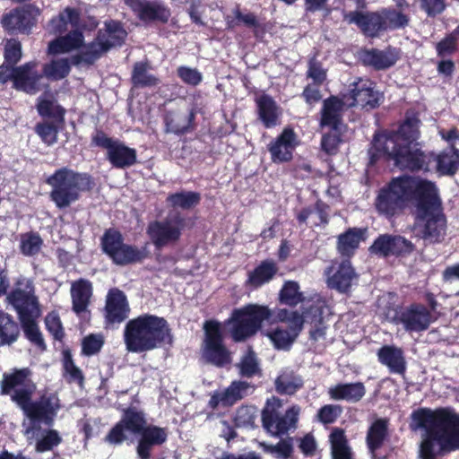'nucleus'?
Returning <instances> with one entry per match:
<instances>
[{"label": "nucleus", "mask_w": 459, "mask_h": 459, "mask_svg": "<svg viewBox=\"0 0 459 459\" xmlns=\"http://www.w3.org/2000/svg\"><path fill=\"white\" fill-rule=\"evenodd\" d=\"M411 425L424 430L420 459H437L459 450V413L451 406L422 407L411 414Z\"/></svg>", "instance_id": "f257e3e1"}, {"label": "nucleus", "mask_w": 459, "mask_h": 459, "mask_svg": "<svg viewBox=\"0 0 459 459\" xmlns=\"http://www.w3.org/2000/svg\"><path fill=\"white\" fill-rule=\"evenodd\" d=\"M123 338L126 351L132 353L147 352L173 343L172 330L168 321L149 313L128 320Z\"/></svg>", "instance_id": "f03ea898"}, {"label": "nucleus", "mask_w": 459, "mask_h": 459, "mask_svg": "<svg viewBox=\"0 0 459 459\" xmlns=\"http://www.w3.org/2000/svg\"><path fill=\"white\" fill-rule=\"evenodd\" d=\"M6 301L22 324L24 337L39 351H45L47 344L38 323L41 313L40 304L32 280L24 276L17 278L6 293Z\"/></svg>", "instance_id": "7ed1b4c3"}, {"label": "nucleus", "mask_w": 459, "mask_h": 459, "mask_svg": "<svg viewBox=\"0 0 459 459\" xmlns=\"http://www.w3.org/2000/svg\"><path fill=\"white\" fill-rule=\"evenodd\" d=\"M127 37V30H99L95 39L86 45L85 49L68 58L53 59L44 64L43 77L50 81H60L71 72V65H92L105 53L113 48L121 47Z\"/></svg>", "instance_id": "20e7f679"}, {"label": "nucleus", "mask_w": 459, "mask_h": 459, "mask_svg": "<svg viewBox=\"0 0 459 459\" xmlns=\"http://www.w3.org/2000/svg\"><path fill=\"white\" fill-rule=\"evenodd\" d=\"M431 183L408 175L393 178L378 190L375 208L378 214L391 219L401 213L411 200L417 204L420 199V189L429 188Z\"/></svg>", "instance_id": "39448f33"}, {"label": "nucleus", "mask_w": 459, "mask_h": 459, "mask_svg": "<svg viewBox=\"0 0 459 459\" xmlns=\"http://www.w3.org/2000/svg\"><path fill=\"white\" fill-rule=\"evenodd\" d=\"M420 199L415 204V224L420 236L430 244L443 242L446 236L447 220L435 184L420 189Z\"/></svg>", "instance_id": "423d86ee"}, {"label": "nucleus", "mask_w": 459, "mask_h": 459, "mask_svg": "<svg viewBox=\"0 0 459 459\" xmlns=\"http://www.w3.org/2000/svg\"><path fill=\"white\" fill-rule=\"evenodd\" d=\"M50 186L49 199L58 210H65L79 201L82 193L91 192L95 181L87 172H79L69 167H61L46 178Z\"/></svg>", "instance_id": "0eeeda50"}, {"label": "nucleus", "mask_w": 459, "mask_h": 459, "mask_svg": "<svg viewBox=\"0 0 459 459\" xmlns=\"http://www.w3.org/2000/svg\"><path fill=\"white\" fill-rule=\"evenodd\" d=\"M273 311L258 304H247L235 308L228 324L230 325V336L235 342H245L261 330L264 321H271Z\"/></svg>", "instance_id": "6e6552de"}, {"label": "nucleus", "mask_w": 459, "mask_h": 459, "mask_svg": "<svg viewBox=\"0 0 459 459\" xmlns=\"http://www.w3.org/2000/svg\"><path fill=\"white\" fill-rule=\"evenodd\" d=\"M100 248L114 264L126 266L142 264L150 256L147 247L125 243L122 232L116 228L106 229L100 237Z\"/></svg>", "instance_id": "1a4fd4ad"}, {"label": "nucleus", "mask_w": 459, "mask_h": 459, "mask_svg": "<svg viewBox=\"0 0 459 459\" xmlns=\"http://www.w3.org/2000/svg\"><path fill=\"white\" fill-rule=\"evenodd\" d=\"M282 401L276 396L268 398L261 411L263 429L272 437H280L295 428L299 420V407L293 405L282 411Z\"/></svg>", "instance_id": "9d476101"}, {"label": "nucleus", "mask_w": 459, "mask_h": 459, "mask_svg": "<svg viewBox=\"0 0 459 459\" xmlns=\"http://www.w3.org/2000/svg\"><path fill=\"white\" fill-rule=\"evenodd\" d=\"M343 21L355 24L359 29H397L408 24V17L394 9H383L378 12L350 11L343 13Z\"/></svg>", "instance_id": "9b49d317"}, {"label": "nucleus", "mask_w": 459, "mask_h": 459, "mask_svg": "<svg viewBox=\"0 0 459 459\" xmlns=\"http://www.w3.org/2000/svg\"><path fill=\"white\" fill-rule=\"evenodd\" d=\"M30 368H13L3 374L0 381V394L7 395L18 407L29 397H33L37 389Z\"/></svg>", "instance_id": "f8f14e48"}, {"label": "nucleus", "mask_w": 459, "mask_h": 459, "mask_svg": "<svg viewBox=\"0 0 459 459\" xmlns=\"http://www.w3.org/2000/svg\"><path fill=\"white\" fill-rule=\"evenodd\" d=\"M204 339L203 357L204 360L217 368H224L231 363V353L224 344V336L220 322L211 319L204 324Z\"/></svg>", "instance_id": "ddd939ff"}, {"label": "nucleus", "mask_w": 459, "mask_h": 459, "mask_svg": "<svg viewBox=\"0 0 459 459\" xmlns=\"http://www.w3.org/2000/svg\"><path fill=\"white\" fill-rule=\"evenodd\" d=\"M413 144H398L394 148H388L384 145V149L388 153L389 160L401 170L411 172H429L430 171V160L432 156L420 148H415Z\"/></svg>", "instance_id": "4468645a"}, {"label": "nucleus", "mask_w": 459, "mask_h": 459, "mask_svg": "<svg viewBox=\"0 0 459 459\" xmlns=\"http://www.w3.org/2000/svg\"><path fill=\"white\" fill-rule=\"evenodd\" d=\"M184 228L185 218L178 212L171 219L150 221L146 234L155 248L160 250L176 244L180 239Z\"/></svg>", "instance_id": "2eb2a0df"}, {"label": "nucleus", "mask_w": 459, "mask_h": 459, "mask_svg": "<svg viewBox=\"0 0 459 459\" xmlns=\"http://www.w3.org/2000/svg\"><path fill=\"white\" fill-rule=\"evenodd\" d=\"M434 321L428 307L422 303L412 302L407 306H397L391 322L403 325L408 333H420L429 329Z\"/></svg>", "instance_id": "dca6fc26"}, {"label": "nucleus", "mask_w": 459, "mask_h": 459, "mask_svg": "<svg viewBox=\"0 0 459 459\" xmlns=\"http://www.w3.org/2000/svg\"><path fill=\"white\" fill-rule=\"evenodd\" d=\"M19 408L32 423L52 426L60 405L55 394L45 393L34 401L29 397Z\"/></svg>", "instance_id": "f3484780"}, {"label": "nucleus", "mask_w": 459, "mask_h": 459, "mask_svg": "<svg viewBox=\"0 0 459 459\" xmlns=\"http://www.w3.org/2000/svg\"><path fill=\"white\" fill-rule=\"evenodd\" d=\"M415 250V245L401 235L380 234L369 247V252L379 257H407Z\"/></svg>", "instance_id": "a211bd4d"}, {"label": "nucleus", "mask_w": 459, "mask_h": 459, "mask_svg": "<svg viewBox=\"0 0 459 459\" xmlns=\"http://www.w3.org/2000/svg\"><path fill=\"white\" fill-rule=\"evenodd\" d=\"M342 98L351 108L361 106L363 108L373 109L380 105V95L374 90V82L369 79L359 78L351 83L348 92Z\"/></svg>", "instance_id": "6ab92c4d"}, {"label": "nucleus", "mask_w": 459, "mask_h": 459, "mask_svg": "<svg viewBox=\"0 0 459 459\" xmlns=\"http://www.w3.org/2000/svg\"><path fill=\"white\" fill-rule=\"evenodd\" d=\"M324 276L328 288L340 293H347L351 288L352 281L358 278V274L349 260H333L325 267Z\"/></svg>", "instance_id": "aec40b11"}, {"label": "nucleus", "mask_w": 459, "mask_h": 459, "mask_svg": "<svg viewBox=\"0 0 459 459\" xmlns=\"http://www.w3.org/2000/svg\"><path fill=\"white\" fill-rule=\"evenodd\" d=\"M420 120L418 114L413 110H407L404 120L400 124L397 130L384 132L386 136L384 145L394 148L398 144H413L420 137Z\"/></svg>", "instance_id": "412c9836"}, {"label": "nucleus", "mask_w": 459, "mask_h": 459, "mask_svg": "<svg viewBox=\"0 0 459 459\" xmlns=\"http://www.w3.org/2000/svg\"><path fill=\"white\" fill-rule=\"evenodd\" d=\"M124 3L143 22L166 24L171 17L170 8L161 1L124 0Z\"/></svg>", "instance_id": "4be33fe9"}, {"label": "nucleus", "mask_w": 459, "mask_h": 459, "mask_svg": "<svg viewBox=\"0 0 459 459\" xmlns=\"http://www.w3.org/2000/svg\"><path fill=\"white\" fill-rule=\"evenodd\" d=\"M297 146V134L292 127L287 126L266 145V148L273 163L283 164L293 159Z\"/></svg>", "instance_id": "5701e85b"}, {"label": "nucleus", "mask_w": 459, "mask_h": 459, "mask_svg": "<svg viewBox=\"0 0 459 459\" xmlns=\"http://www.w3.org/2000/svg\"><path fill=\"white\" fill-rule=\"evenodd\" d=\"M400 58L399 51L392 47L381 50L378 48H361L358 52L359 63L376 71L386 70L395 65Z\"/></svg>", "instance_id": "b1692460"}, {"label": "nucleus", "mask_w": 459, "mask_h": 459, "mask_svg": "<svg viewBox=\"0 0 459 459\" xmlns=\"http://www.w3.org/2000/svg\"><path fill=\"white\" fill-rule=\"evenodd\" d=\"M195 116L196 110L194 108L187 110L182 108L166 110L163 114L166 132L177 135L193 132L196 128Z\"/></svg>", "instance_id": "393cba45"}, {"label": "nucleus", "mask_w": 459, "mask_h": 459, "mask_svg": "<svg viewBox=\"0 0 459 459\" xmlns=\"http://www.w3.org/2000/svg\"><path fill=\"white\" fill-rule=\"evenodd\" d=\"M35 61L26 62L22 65L13 68V88L30 95H34L42 87L40 81L43 78L42 73L37 71Z\"/></svg>", "instance_id": "a878e982"}, {"label": "nucleus", "mask_w": 459, "mask_h": 459, "mask_svg": "<svg viewBox=\"0 0 459 459\" xmlns=\"http://www.w3.org/2000/svg\"><path fill=\"white\" fill-rule=\"evenodd\" d=\"M168 439L167 429L156 425H148L140 434L136 446V454L139 459H165L163 453L152 456L154 446L163 445Z\"/></svg>", "instance_id": "bb28decb"}, {"label": "nucleus", "mask_w": 459, "mask_h": 459, "mask_svg": "<svg viewBox=\"0 0 459 459\" xmlns=\"http://www.w3.org/2000/svg\"><path fill=\"white\" fill-rule=\"evenodd\" d=\"M40 10L29 4L12 9L1 18L4 29H32L37 25Z\"/></svg>", "instance_id": "cd10ccee"}, {"label": "nucleus", "mask_w": 459, "mask_h": 459, "mask_svg": "<svg viewBox=\"0 0 459 459\" xmlns=\"http://www.w3.org/2000/svg\"><path fill=\"white\" fill-rule=\"evenodd\" d=\"M104 310L107 324L114 325L124 322L130 313L126 294L119 289H111L108 292Z\"/></svg>", "instance_id": "c85d7f7f"}, {"label": "nucleus", "mask_w": 459, "mask_h": 459, "mask_svg": "<svg viewBox=\"0 0 459 459\" xmlns=\"http://www.w3.org/2000/svg\"><path fill=\"white\" fill-rule=\"evenodd\" d=\"M250 387V384L247 381H232L224 391H215L211 395L208 407L212 410H216L220 404L223 407H230L247 396Z\"/></svg>", "instance_id": "c756f323"}, {"label": "nucleus", "mask_w": 459, "mask_h": 459, "mask_svg": "<svg viewBox=\"0 0 459 459\" xmlns=\"http://www.w3.org/2000/svg\"><path fill=\"white\" fill-rule=\"evenodd\" d=\"M344 100L337 96H330L324 100L320 111L319 126L338 132L342 125Z\"/></svg>", "instance_id": "7c9ffc66"}, {"label": "nucleus", "mask_w": 459, "mask_h": 459, "mask_svg": "<svg viewBox=\"0 0 459 459\" xmlns=\"http://www.w3.org/2000/svg\"><path fill=\"white\" fill-rule=\"evenodd\" d=\"M258 119L265 128H273L279 124L281 109L268 94H262L255 100Z\"/></svg>", "instance_id": "2f4dec72"}, {"label": "nucleus", "mask_w": 459, "mask_h": 459, "mask_svg": "<svg viewBox=\"0 0 459 459\" xmlns=\"http://www.w3.org/2000/svg\"><path fill=\"white\" fill-rule=\"evenodd\" d=\"M83 30H68L65 36H59L51 40L48 46V54L59 55L69 53L84 47Z\"/></svg>", "instance_id": "473e14b6"}, {"label": "nucleus", "mask_w": 459, "mask_h": 459, "mask_svg": "<svg viewBox=\"0 0 459 459\" xmlns=\"http://www.w3.org/2000/svg\"><path fill=\"white\" fill-rule=\"evenodd\" d=\"M433 159L430 165L436 163V170L442 176H454L459 170V150L452 144L448 149L436 154L429 152Z\"/></svg>", "instance_id": "72a5a7b5"}, {"label": "nucleus", "mask_w": 459, "mask_h": 459, "mask_svg": "<svg viewBox=\"0 0 459 459\" xmlns=\"http://www.w3.org/2000/svg\"><path fill=\"white\" fill-rule=\"evenodd\" d=\"M22 331L23 326L20 321L0 310V348L13 347L21 338Z\"/></svg>", "instance_id": "f704fd0d"}, {"label": "nucleus", "mask_w": 459, "mask_h": 459, "mask_svg": "<svg viewBox=\"0 0 459 459\" xmlns=\"http://www.w3.org/2000/svg\"><path fill=\"white\" fill-rule=\"evenodd\" d=\"M91 296L92 284L89 280L79 279L72 283V309L77 316L88 310Z\"/></svg>", "instance_id": "c9c22d12"}, {"label": "nucleus", "mask_w": 459, "mask_h": 459, "mask_svg": "<svg viewBox=\"0 0 459 459\" xmlns=\"http://www.w3.org/2000/svg\"><path fill=\"white\" fill-rule=\"evenodd\" d=\"M107 159L113 168L124 169L137 162V152L117 140L107 153Z\"/></svg>", "instance_id": "e433bc0d"}, {"label": "nucleus", "mask_w": 459, "mask_h": 459, "mask_svg": "<svg viewBox=\"0 0 459 459\" xmlns=\"http://www.w3.org/2000/svg\"><path fill=\"white\" fill-rule=\"evenodd\" d=\"M367 229L349 228L337 238V250L342 256L351 257L366 238Z\"/></svg>", "instance_id": "4c0bfd02"}, {"label": "nucleus", "mask_w": 459, "mask_h": 459, "mask_svg": "<svg viewBox=\"0 0 459 459\" xmlns=\"http://www.w3.org/2000/svg\"><path fill=\"white\" fill-rule=\"evenodd\" d=\"M278 270L279 268L273 260L265 259L248 273L246 286L256 290L271 281L277 274Z\"/></svg>", "instance_id": "58836bf2"}, {"label": "nucleus", "mask_w": 459, "mask_h": 459, "mask_svg": "<svg viewBox=\"0 0 459 459\" xmlns=\"http://www.w3.org/2000/svg\"><path fill=\"white\" fill-rule=\"evenodd\" d=\"M365 394L366 387L362 382L339 383L331 386L328 390V394L332 400H343L348 403L359 402Z\"/></svg>", "instance_id": "ea45409f"}, {"label": "nucleus", "mask_w": 459, "mask_h": 459, "mask_svg": "<svg viewBox=\"0 0 459 459\" xmlns=\"http://www.w3.org/2000/svg\"><path fill=\"white\" fill-rule=\"evenodd\" d=\"M378 361L386 366L390 372L403 375L406 362L402 349L393 345H384L377 352Z\"/></svg>", "instance_id": "a19ab883"}, {"label": "nucleus", "mask_w": 459, "mask_h": 459, "mask_svg": "<svg viewBox=\"0 0 459 459\" xmlns=\"http://www.w3.org/2000/svg\"><path fill=\"white\" fill-rule=\"evenodd\" d=\"M332 459H353V452L349 445L345 431L333 428L329 435Z\"/></svg>", "instance_id": "79ce46f5"}, {"label": "nucleus", "mask_w": 459, "mask_h": 459, "mask_svg": "<svg viewBox=\"0 0 459 459\" xmlns=\"http://www.w3.org/2000/svg\"><path fill=\"white\" fill-rule=\"evenodd\" d=\"M37 112L42 118L59 124L65 123V108L61 106L54 98L46 99L39 97L36 103Z\"/></svg>", "instance_id": "37998d69"}, {"label": "nucleus", "mask_w": 459, "mask_h": 459, "mask_svg": "<svg viewBox=\"0 0 459 459\" xmlns=\"http://www.w3.org/2000/svg\"><path fill=\"white\" fill-rule=\"evenodd\" d=\"M388 424V419L379 418L369 426L366 437V442L368 450L372 454H375L379 448H381L385 440L387 438Z\"/></svg>", "instance_id": "c03bdc74"}, {"label": "nucleus", "mask_w": 459, "mask_h": 459, "mask_svg": "<svg viewBox=\"0 0 459 459\" xmlns=\"http://www.w3.org/2000/svg\"><path fill=\"white\" fill-rule=\"evenodd\" d=\"M81 20L80 9L67 6L51 20V24L53 29H67L68 25H71V29H86L81 26Z\"/></svg>", "instance_id": "a18cd8bd"}, {"label": "nucleus", "mask_w": 459, "mask_h": 459, "mask_svg": "<svg viewBox=\"0 0 459 459\" xmlns=\"http://www.w3.org/2000/svg\"><path fill=\"white\" fill-rule=\"evenodd\" d=\"M120 420L126 428V430L133 434L140 435L147 428L144 412L134 407L125 409Z\"/></svg>", "instance_id": "49530a36"}, {"label": "nucleus", "mask_w": 459, "mask_h": 459, "mask_svg": "<svg viewBox=\"0 0 459 459\" xmlns=\"http://www.w3.org/2000/svg\"><path fill=\"white\" fill-rule=\"evenodd\" d=\"M201 195L195 191H181L169 194L167 202L173 208H181L182 210H190L200 204Z\"/></svg>", "instance_id": "de8ad7c7"}, {"label": "nucleus", "mask_w": 459, "mask_h": 459, "mask_svg": "<svg viewBox=\"0 0 459 459\" xmlns=\"http://www.w3.org/2000/svg\"><path fill=\"white\" fill-rule=\"evenodd\" d=\"M63 359V376L68 383H76L79 385H82L84 383V375L82 369L77 367L74 361L72 352L69 349H65L62 351Z\"/></svg>", "instance_id": "09e8293b"}, {"label": "nucleus", "mask_w": 459, "mask_h": 459, "mask_svg": "<svg viewBox=\"0 0 459 459\" xmlns=\"http://www.w3.org/2000/svg\"><path fill=\"white\" fill-rule=\"evenodd\" d=\"M147 62H135L132 71V82L135 87H153L159 84L160 80L155 75L148 74Z\"/></svg>", "instance_id": "8fccbe9b"}, {"label": "nucleus", "mask_w": 459, "mask_h": 459, "mask_svg": "<svg viewBox=\"0 0 459 459\" xmlns=\"http://www.w3.org/2000/svg\"><path fill=\"white\" fill-rule=\"evenodd\" d=\"M302 386V378L293 372L282 373L275 380V389L280 394L292 395Z\"/></svg>", "instance_id": "3c124183"}, {"label": "nucleus", "mask_w": 459, "mask_h": 459, "mask_svg": "<svg viewBox=\"0 0 459 459\" xmlns=\"http://www.w3.org/2000/svg\"><path fill=\"white\" fill-rule=\"evenodd\" d=\"M64 126L54 121H43L37 123L34 130L45 144L51 146L57 142L59 131Z\"/></svg>", "instance_id": "603ef678"}, {"label": "nucleus", "mask_w": 459, "mask_h": 459, "mask_svg": "<svg viewBox=\"0 0 459 459\" xmlns=\"http://www.w3.org/2000/svg\"><path fill=\"white\" fill-rule=\"evenodd\" d=\"M264 335L271 340L275 349L285 351L290 349L297 338L288 327L282 328L281 326L267 331Z\"/></svg>", "instance_id": "864d4df0"}, {"label": "nucleus", "mask_w": 459, "mask_h": 459, "mask_svg": "<svg viewBox=\"0 0 459 459\" xmlns=\"http://www.w3.org/2000/svg\"><path fill=\"white\" fill-rule=\"evenodd\" d=\"M43 246V239L38 232L29 231L20 235V252L25 256L38 255Z\"/></svg>", "instance_id": "5fc2aeb1"}, {"label": "nucleus", "mask_w": 459, "mask_h": 459, "mask_svg": "<svg viewBox=\"0 0 459 459\" xmlns=\"http://www.w3.org/2000/svg\"><path fill=\"white\" fill-rule=\"evenodd\" d=\"M280 302L290 307H296L303 302V293L299 291V285L297 281H286L279 293Z\"/></svg>", "instance_id": "6e6d98bb"}, {"label": "nucleus", "mask_w": 459, "mask_h": 459, "mask_svg": "<svg viewBox=\"0 0 459 459\" xmlns=\"http://www.w3.org/2000/svg\"><path fill=\"white\" fill-rule=\"evenodd\" d=\"M230 26H245L249 29H258L259 22L255 13L241 10L238 6L232 11V15L228 16Z\"/></svg>", "instance_id": "4d7b16f0"}, {"label": "nucleus", "mask_w": 459, "mask_h": 459, "mask_svg": "<svg viewBox=\"0 0 459 459\" xmlns=\"http://www.w3.org/2000/svg\"><path fill=\"white\" fill-rule=\"evenodd\" d=\"M257 408L254 405H241L235 412L233 421L238 428H255Z\"/></svg>", "instance_id": "13d9d810"}, {"label": "nucleus", "mask_w": 459, "mask_h": 459, "mask_svg": "<svg viewBox=\"0 0 459 459\" xmlns=\"http://www.w3.org/2000/svg\"><path fill=\"white\" fill-rule=\"evenodd\" d=\"M437 57H451L458 50L457 33L452 32L446 34L434 45Z\"/></svg>", "instance_id": "bf43d9fd"}, {"label": "nucleus", "mask_w": 459, "mask_h": 459, "mask_svg": "<svg viewBox=\"0 0 459 459\" xmlns=\"http://www.w3.org/2000/svg\"><path fill=\"white\" fill-rule=\"evenodd\" d=\"M239 372L242 377L248 378L261 373L255 352L252 348H249L247 353L241 358Z\"/></svg>", "instance_id": "052dcab7"}, {"label": "nucleus", "mask_w": 459, "mask_h": 459, "mask_svg": "<svg viewBox=\"0 0 459 459\" xmlns=\"http://www.w3.org/2000/svg\"><path fill=\"white\" fill-rule=\"evenodd\" d=\"M45 325L47 331L53 336L56 341L62 342L65 336V329L59 315L51 311L45 317Z\"/></svg>", "instance_id": "680f3d73"}, {"label": "nucleus", "mask_w": 459, "mask_h": 459, "mask_svg": "<svg viewBox=\"0 0 459 459\" xmlns=\"http://www.w3.org/2000/svg\"><path fill=\"white\" fill-rule=\"evenodd\" d=\"M62 442V437L56 429L46 430L43 437L36 442L35 449L39 453L51 451Z\"/></svg>", "instance_id": "e2e57ef3"}, {"label": "nucleus", "mask_w": 459, "mask_h": 459, "mask_svg": "<svg viewBox=\"0 0 459 459\" xmlns=\"http://www.w3.org/2000/svg\"><path fill=\"white\" fill-rule=\"evenodd\" d=\"M22 44L17 39L6 40L4 45V63L9 65L16 66L22 58Z\"/></svg>", "instance_id": "0e129e2a"}, {"label": "nucleus", "mask_w": 459, "mask_h": 459, "mask_svg": "<svg viewBox=\"0 0 459 459\" xmlns=\"http://www.w3.org/2000/svg\"><path fill=\"white\" fill-rule=\"evenodd\" d=\"M385 137L384 133H378L374 135L372 148L368 152L370 164H376L381 158H384L386 161H390L388 153L385 152V149H384Z\"/></svg>", "instance_id": "69168bd1"}, {"label": "nucleus", "mask_w": 459, "mask_h": 459, "mask_svg": "<svg viewBox=\"0 0 459 459\" xmlns=\"http://www.w3.org/2000/svg\"><path fill=\"white\" fill-rule=\"evenodd\" d=\"M385 137L384 133H378L374 135L372 148L368 152L370 164H376L381 158H384L386 161H390L388 153L385 152V149H384Z\"/></svg>", "instance_id": "338daca9"}, {"label": "nucleus", "mask_w": 459, "mask_h": 459, "mask_svg": "<svg viewBox=\"0 0 459 459\" xmlns=\"http://www.w3.org/2000/svg\"><path fill=\"white\" fill-rule=\"evenodd\" d=\"M104 345V340L101 335L91 333L85 336L82 341V354L91 357L98 354Z\"/></svg>", "instance_id": "774afa93"}]
</instances>
